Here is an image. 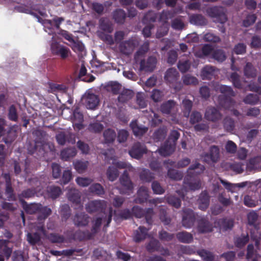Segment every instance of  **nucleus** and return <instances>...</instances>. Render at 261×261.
I'll return each instance as SVG.
<instances>
[{
    "instance_id": "1",
    "label": "nucleus",
    "mask_w": 261,
    "mask_h": 261,
    "mask_svg": "<svg viewBox=\"0 0 261 261\" xmlns=\"http://www.w3.org/2000/svg\"><path fill=\"white\" fill-rule=\"evenodd\" d=\"M217 90L222 94L219 95L218 98L220 106L227 110L233 108L236 101L232 97L236 95V94L232 88L226 85H221L218 87Z\"/></svg>"
},
{
    "instance_id": "2",
    "label": "nucleus",
    "mask_w": 261,
    "mask_h": 261,
    "mask_svg": "<svg viewBox=\"0 0 261 261\" xmlns=\"http://www.w3.org/2000/svg\"><path fill=\"white\" fill-rule=\"evenodd\" d=\"M207 15L211 18H215V21L220 23H224L227 17L224 12L222 7L214 6L208 8L206 10Z\"/></svg>"
},
{
    "instance_id": "3",
    "label": "nucleus",
    "mask_w": 261,
    "mask_h": 261,
    "mask_svg": "<svg viewBox=\"0 0 261 261\" xmlns=\"http://www.w3.org/2000/svg\"><path fill=\"white\" fill-rule=\"evenodd\" d=\"M179 77V74L174 68H169L166 72L164 79L165 80L170 84L174 89L179 90L181 87L180 82L178 83Z\"/></svg>"
},
{
    "instance_id": "4",
    "label": "nucleus",
    "mask_w": 261,
    "mask_h": 261,
    "mask_svg": "<svg viewBox=\"0 0 261 261\" xmlns=\"http://www.w3.org/2000/svg\"><path fill=\"white\" fill-rule=\"evenodd\" d=\"M196 219V216L194 212L190 208H185L182 210V224L186 228H191L194 224Z\"/></svg>"
},
{
    "instance_id": "5",
    "label": "nucleus",
    "mask_w": 261,
    "mask_h": 261,
    "mask_svg": "<svg viewBox=\"0 0 261 261\" xmlns=\"http://www.w3.org/2000/svg\"><path fill=\"white\" fill-rule=\"evenodd\" d=\"M51 51L54 55L60 57L62 59H65L70 53V49L58 42L53 43L51 45Z\"/></svg>"
},
{
    "instance_id": "6",
    "label": "nucleus",
    "mask_w": 261,
    "mask_h": 261,
    "mask_svg": "<svg viewBox=\"0 0 261 261\" xmlns=\"http://www.w3.org/2000/svg\"><path fill=\"white\" fill-rule=\"evenodd\" d=\"M147 151L146 146L140 142L135 143L128 151L129 154L133 158L140 159Z\"/></svg>"
},
{
    "instance_id": "7",
    "label": "nucleus",
    "mask_w": 261,
    "mask_h": 261,
    "mask_svg": "<svg viewBox=\"0 0 261 261\" xmlns=\"http://www.w3.org/2000/svg\"><path fill=\"white\" fill-rule=\"evenodd\" d=\"M105 201L103 200H92L86 205V210L90 214L95 212H102L106 207Z\"/></svg>"
},
{
    "instance_id": "8",
    "label": "nucleus",
    "mask_w": 261,
    "mask_h": 261,
    "mask_svg": "<svg viewBox=\"0 0 261 261\" xmlns=\"http://www.w3.org/2000/svg\"><path fill=\"white\" fill-rule=\"evenodd\" d=\"M156 59L155 57L150 56L147 61L142 60L140 63V69L146 72L152 71L155 67Z\"/></svg>"
},
{
    "instance_id": "9",
    "label": "nucleus",
    "mask_w": 261,
    "mask_h": 261,
    "mask_svg": "<svg viewBox=\"0 0 261 261\" xmlns=\"http://www.w3.org/2000/svg\"><path fill=\"white\" fill-rule=\"evenodd\" d=\"M204 117L208 121L216 122L221 119L222 115L215 107H208L205 111Z\"/></svg>"
},
{
    "instance_id": "10",
    "label": "nucleus",
    "mask_w": 261,
    "mask_h": 261,
    "mask_svg": "<svg viewBox=\"0 0 261 261\" xmlns=\"http://www.w3.org/2000/svg\"><path fill=\"white\" fill-rule=\"evenodd\" d=\"M197 222V229L199 232L206 233L212 231L213 226L207 218L201 217L198 219Z\"/></svg>"
},
{
    "instance_id": "11",
    "label": "nucleus",
    "mask_w": 261,
    "mask_h": 261,
    "mask_svg": "<svg viewBox=\"0 0 261 261\" xmlns=\"http://www.w3.org/2000/svg\"><path fill=\"white\" fill-rule=\"evenodd\" d=\"M15 126L16 125H14L5 129V134L2 137H3V140L6 144H11L17 137V133Z\"/></svg>"
},
{
    "instance_id": "12",
    "label": "nucleus",
    "mask_w": 261,
    "mask_h": 261,
    "mask_svg": "<svg viewBox=\"0 0 261 261\" xmlns=\"http://www.w3.org/2000/svg\"><path fill=\"white\" fill-rule=\"evenodd\" d=\"M175 146L174 143L167 140L164 145L158 149L159 152L162 156H169L174 151Z\"/></svg>"
},
{
    "instance_id": "13",
    "label": "nucleus",
    "mask_w": 261,
    "mask_h": 261,
    "mask_svg": "<svg viewBox=\"0 0 261 261\" xmlns=\"http://www.w3.org/2000/svg\"><path fill=\"white\" fill-rule=\"evenodd\" d=\"M135 47V43L134 40L129 39L120 43L119 50L124 55H129L133 51Z\"/></svg>"
},
{
    "instance_id": "14",
    "label": "nucleus",
    "mask_w": 261,
    "mask_h": 261,
    "mask_svg": "<svg viewBox=\"0 0 261 261\" xmlns=\"http://www.w3.org/2000/svg\"><path fill=\"white\" fill-rule=\"evenodd\" d=\"M210 196L206 191L202 192L197 200L198 208L202 211H205L210 205Z\"/></svg>"
},
{
    "instance_id": "15",
    "label": "nucleus",
    "mask_w": 261,
    "mask_h": 261,
    "mask_svg": "<svg viewBox=\"0 0 261 261\" xmlns=\"http://www.w3.org/2000/svg\"><path fill=\"white\" fill-rule=\"evenodd\" d=\"M73 221L77 226H85L89 222V217L85 213H77L75 215Z\"/></svg>"
},
{
    "instance_id": "16",
    "label": "nucleus",
    "mask_w": 261,
    "mask_h": 261,
    "mask_svg": "<svg viewBox=\"0 0 261 261\" xmlns=\"http://www.w3.org/2000/svg\"><path fill=\"white\" fill-rule=\"evenodd\" d=\"M121 185L128 191H131L134 188L133 184L131 181L127 170H124L119 178Z\"/></svg>"
},
{
    "instance_id": "17",
    "label": "nucleus",
    "mask_w": 261,
    "mask_h": 261,
    "mask_svg": "<svg viewBox=\"0 0 261 261\" xmlns=\"http://www.w3.org/2000/svg\"><path fill=\"white\" fill-rule=\"evenodd\" d=\"M37 191L35 188H28L23 190L18 195V198L21 204H24V198L29 199L35 196Z\"/></svg>"
},
{
    "instance_id": "18",
    "label": "nucleus",
    "mask_w": 261,
    "mask_h": 261,
    "mask_svg": "<svg viewBox=\"0 0 261 261\" xmlns=\"http://www.w3.org/2000/svg\"><path fill=\"white\" fill-rule=\"evenodd\" d=\"M149 197L148 188L144 186H141L139 188L137 192V197L135 201L138 203H143L147 201Z\"/></svg>"
},
{
    "instance_id": "19",
    "label": "nucleus",
    "mask_w": 261,
    "mask_h": 261,
    "mask_svg": "<svg viewBox=\"0 0 261 261\" xmlns=\"http://www.w3.org/2000/svg\"><path fill=\"white\" fill-rule=\"evenodd\" d=\"M99 28L108 33H111L113 31L112 22L106 17H102L99 20Z\"/></svg>"
},
{
    "instance_id": "20",
    "label": "nucleus",
    "mask_w": 261,
    "mask_h": 261,
    "mask_svg": "<svg viewBox=\"0 0 261 261\" xmlns=\"http://www.w3.org/2000/svg\"><path fill=\"white\" fill-rule=\"evenodd\" d=\"M243 70L244 75L248 79H254L257 75V69L250 62L246 63Z\"/></svg>"
},
{
    "instance_id": "21",
    "label": "nucleus",
    "mask_w": 261,
    "mask_h": 261,
    "mask_svg": "<svg viewBox=\"0 0 261 261\" xmlns=\"http://www.w3.org/2000/svg\"><path fill=\"white\" fill-rule=\"evenodd\" d=\"M214 48L211 44H205L200 49L197 50L195 56L199 58H204L213 53Z\"/></svg>"
},
{
    "instance_id": "22",
    "label": "nucleus",
    "mask_w": 261,
    "mask_h": 261,
    "mask_svg": "<svg viewBox=\"0 0 261 261\" xmlns=\"http://www.w3.org/2000/svg\"><path fill=\"white\" fill-rule=\"evenodd\" d=\"M99 99L97 95L89 94L86 99V106L88 109H94L99 104Z\"/></svg>"
},
{
    "instance_id": "23",
    "label": "nucleus",
    "mask_w": 261,
    "mask_h": 261,
    "mask_svg": "<svg viewBox=\"0 0 261 261\" xmlns=\"http://www.w3.org/2000/svg\"><path fill=\"white\" fill-rule=\"evenodd\" d=\"M189 18L190 23L196 25L203 26L207 23L206 19L202 14H193L190 16Z\"/></svg>"
},
{
    "instance_id": "24",
    "label": "nucleus",
    "mask_w": 261,
    "mask_h": 261,
    "mask_svg": "<svg viewBox=\"0 0 261 261\" xmlns=\"http://www.w3.org/2000/svg\"><path fill=\"white\" fill-rule=\"evenodd\" d=\"M148 231V229L145 227L139 226L138 229L134 232V241L137 243H139L144 240L147 235Z\"/></svg>"
},
{
    "instance_id": "25",
    "label": "nucleus",
    "mask_w": 261,
    "mask_h": 261,
    "mask_svg": "<svg viewBox=\"0 0 261 261\" xmlns=\"http://www.w3.org/2000/svg\"><path fill=\"white\" fill-rule=\"evenodd\" d=\"M215 68L210 65L205 66L201 70V77L203 80H211L214 75Z\"/></svg>"
},
{
    "instance_id": "26",
    "label": "nucleus",
    "mask_w": 261,
    "mask_h": 261,
    "mask_svg": "<svg viewBox=\"0 0 261 261\" xmlns=\"http://www.w3.org/2000/svg\"><path fill=\"white\" fill-rule=\"evenodd\" d=\"M126 17L125 12L121 9H116L113 12V18L118 24H123Z\"/></svg>"
},
{
    "instance_id": "27",
    "label": "nucleus",
    "mask_w": 261,
    "mask_h": 261,
    "mask_svg": "<svg viewBox=\"0 0 261 261\" xmlns=\"http://www.w3.org/2000/svg\"><path fill=\"white\" fill-rule=\"evenodd\" d=\"M176 102L173 100H168L163 102L160 107V110L164 114L169 115L174 108Z\"/></svg>"
},
{
    "instance_id": "28",
    "label": "nucleus",
    "mask_w": 261,
    "mask_h": 261,
    "mask_svg": "<svg viewBox=\"0 0 261 261\" xmlns=\"http://www.w3.org/2000/svg\"><path fill=\"white\" fill-rule=\"evenodd\" d=\"M22 206L27 214L32 215L38 213V210L41 207V204L35 203L28 204L26 201H24V204H22Z\"/></svg>"
},
{
    "instance_id": "29",
    "label": "nucleus",
    "mask_w": 261,
    "mask_h": 261,
    "mask_svg": "<svg viewBox=\"0 0 261 261\" xmlns=\"http://www.w3.org/2000/svg\"><path fill=\"white\" fill-rule=\"evenodd\" d=\"M178 241L181 243L189 244L193 240V235L187 231L179 232L176 234Z\"/></svg>"
},
{
    "instance_id": "30",
    "label": "nucleus",
    "mask_w": 261,
    "mask_h": 261,
    "mask_svg": "<svg viewBox=\"0 0 261 261\" xmlns=\"http://www.w3.org/2000/svg\"><path fill=\"white\" fill-rule=\"evenodd\" d=\"M134 95V93L132 90L124 89L119 95L118 100L119 102L124 103L132 99Z\"/></svg>"
},
{
    "instance_id": "31",
    "label": "nucleus",
    "mask_w": 261,
    "mask_h": 261,
    "mask_svg": "<svg viewBox=\"0 0 261 261\" xmlns=\"http://www.w3.org/2000/svg\"><path fill=\"white\" fill-rule=\"evenodd\" d=\"M76 154V150L74 147L67 148L61 152V158L64 161H68Z\"/></svg>"
},
{
    "instance_id": "32",
    "label": "nucleus",
    "mask_w": 261,
    "mask_h": 261,
    "mask_svg": "<svg viewBox=\"0 0 261 261\" xmlns=\"http://www.w3.org/2000/svg\"><path fill=\"white\" fill-rule=\"evenodd\" d=\"M41 207L38 210V220L42 221L46 219L51 214V210L47 206H43L41 204Z\"/></svg>"
},
{
    "instance_id": "33",
    "label": "nucleus",
    "mask_w": 261,
    "mask_h": 261,
    "mask_svg": "<svg viewBox=\"0 0 261 261\" xmlns=\"http://www.w3.org/2000/svg\"><path fill=\"white\" fill-rule=\"evenodd\" d=\"M103 136L106 143H112L115 140L116 134L114 129L108 128L103 132Z\"/></svg>"
},
{
    "instance_id": "34",
    "label": "nucleus",
    "mask_w": 261,
    "mask_h": 261,
    "mask_svg": "<svg viewBox=\"0 0 261 261\" xmlns=\"http://www.w3.org/2000/svg\"><path fill=\"white\" fill-rule=\"evenodd\" d=\"M68 200L72 203L79 204L81 202V195L80 192L75 189L71 190L67 194Z\"/></svg>"
},
{
    "instance_id": "35",
    "label": "nucleus",
    "mask_w": 261,
    "mask_h": 261,
    "mask_svg": "<svg viewBox=\"0 0 261 261\" xmlns=\"http://www.w3.org/2000/svg\"><path fill=\"white\" fill-rule=\"evenodd\" d=\"M139 177L143 182H150L154 178V176L149 170L144 169L140 173Z\"/></svg>"
},
{
    "instance_id": "36",
    "label": "nucleus",
    "mask_w": 261,
    "mask_h": 261,
    "mask_svg": "<svg viewBox=\"0 0 261 261\" xmlns=\"http://www.w3.org/2000/svg\"><path fill=\"white\" fill-rule=\"evenodd\" d=\"M48 196L52 199H56L62 194L61 189L56 186H51L47 188Z\"/></svg>"
},
{
    "instance_id": "37",
    "label": "nucleus",
    "mask_w": 261,
    "mask_h": 261,
    "mask_svg": "<svg viewBox=\"0 0 261 261\" xmlns=\"http://www.w3.org/2000/svg\"><path fill=\"white\" fill-rule=\"evenodd\" d=\"M161 248V244L159 241L156 239L151 240L146 246V249L148 252L152 253L154 251H159Z\"/></svg>"
},
{
    "instance_id": "38",
    "label": "nucleus",
    "mask_w": 261,
    "mask_h": 261,
    "mask_svg": "<svg viewBox=\"0 0 261 261\" xmlns=\"http://www.w3.org/2000/svg\"><path fill=\"white\" fill-rule=\"evenodd\" d=\"M191 176L189 175H187L185 179L184 182L185 185H187L189 189L191 190L195 191L197 190H199L201 188V182L200 180L196 181L194 182H190L189 180H190Z\"/></svg>"
},
{
    "instance_id": "39",
    "label": "nucleus",
    "mask_w": 261,
    "mask_h": 261,
    "mask_svg": "<svg viewBox=\"0 0 261 261\" xmlns=\"http://www.w3.org/2000/svg\"><path fill=\"white\" fill-rule=\"evenodd\" d=\"M249 237L248 234H242L240 237L236 238L234 243L235 246L239 248H242L249 242Z\"/></svg>"
},
{
    "instance_id": "40",
    "label": "nucleus",
    "mask_w": 261,
    "mask_h": 261,
    "mask_svg": "<svg viewBox=\"0 0 261 261\" xmlns=\"http://www.w3.org/2000/svg\"><path fill=\"white\" fill-rule=\"evenodd\" d=\"M212 57L215 60H217L219 62H223L226 59V56L225 51L221 49L213 50Z\"/></svg>"
},
{
    "instance_id": "41",
    "label": "nucleus",
    "mask_w": 261,
    "mask_h": 261,
    "mask_svg": "<svg viewBox=\"0 0 261 261\" xmlns=\"http://www.w3.org/2000/svg\"><path fill=\"white\" fill-rule=\"evenodd\" d=\"M119 174L118 169L114 166H110L107 171V175L108 179L113 181L117 179Z\"/></svg>"
},
{
    "instance_id": "42",
    "label": "nucleus",
    "mask_w": 261,
    "mask_h": 261,
    "mask_svg": "<svg viewBox=\"0 0 261 261\" xmlns=\"http://www.w3.org/2000/svg\"><path fill=\"white\" fill-rule=\"evenodd\" d=\"M230 80L235 88L239 89H242L243 86L240 80V76L237 72L231 73L230 76Z\"/></svg>"
},
{
    "instance_id": "43",
    "label": "nucleus",
    "mask_w": 261,
    "mask_h": 261,
    "mask_svg": "<svg viewBox=\"0 0 261 261\" xmlns=\"http://www.w3.org/2000/svg\"><path fill=\"white\" fill-rule=\"evenodd\" d=\"M89 189L90 192L99 196L105 194L104 188L100 184L98 183H95L91 185Z\"/></svg>"
},
{
    "instance_id": "44",
    "label": "nucleus",
    "mask_w": 261,
    "mask_h": 261,
    "mask_svg": "<svg viewBox=\"0 0 261 261\" xmlns=\"http://www.w3.org/2000/svg\"><path fill=\"white\" fill-rule=\"evenodd\" d=\"M197 254L200 256L204 261H214L215 259L213 253L205 249L198 250Z\"/></svg>"
},
{
    "instance_id": "45",
    "label": "nucleus",
    "mask_w": 261,
    "mask_h": 261,
    "mask_svg": "<svg viewBox=\"0 0 261 261\" xmlns=\"http://www.w3.org/2000/svg\"><path fill=\"white\" fill-rule=\"evenodd\" d=\"M259 101L258 96L252 93L247 95L243 99V101L246 104L254 105Z\"/></svg>"
},
{
    "instance_id": "46",
    "label": "nucleus",
    "mask_w": 261,
    "mask_h": 261,
    "mask_svg": "<svg viewBox=\"0 0 261 261\" xmlns=\"http://www.w3.org/2000/svg\"><path fill=\"white\" fill-rule=\"evenodd\" d=\"M60 214L62 220H67L71 215V209L67 204H63L60 208Z\"/></svg>"
},
{
    "instance_id": "47",
    "label": "nucleus",
    "mask_w": 261,
    "mask_h": 261,
    "mask_svg": "<svg viewBox=\"0 0 261 261\" xmlns=\"http://www.w3.org/2000/svg\"><path fill=\"white\" fill-rule=\"evenodd\" d=\"M167 175L170 178L175 180H180L183 177L182 174L180 172L172 168L168 169Z\"/></svg>"
},
{
    "instance_id": "48",
    "label": "nucleus",
    "mask_w": 261,
    "mask_h": 261,
    "mask_svg": "<svg viewBox=\"0 0 261 261\" xmlns=\"http://www.w3.org/2000/svg\"><path fill=\"white\" fill-rule=\"evenodd\" d=\"M182 104L184 108V116L189 117L193 106L192 101L189 99H185L182 100Z\"/></svg>"
},
{
    "instance_id": "49",
    "label": "nucleus",
    "mask_w": 261,
    "mask_h": 261,
    "mask_svg": "<svg viewBox=\"0 0 261 261\" xmlns=\"http://www.w3.org/2000/svg\"><path fill=\"white\" fill-rule=\"evenodd\" d=\"M133 133L136 136H141L144 135L148 130V128L145 126H140L137 124L132 125Z\"/></svg>"
},
{
    "instance_id": "50",
    "label": "nucleus",
    "mask_w": 261,
    "mask_h": 261,
    "mask_svg": "<svg viewBox=\"0 0 261 261\" xmlns=\"http://www.w3.org/2000/svg\"><path fill=\"white\" fill-rule=\"evenodd\" d=\"M223 126L225 130L228 132H231L233 130L234 128V121L229 117H226L223 120Z\"/></svg>"
},
{
    "instance_id": "51",
    "label": "nucleus",
    "mask_w": 261,
    "mask_h": 261,
    "mask_svg": "<svg viewBox=\"0 0 261 261\" xmlns=\"http://www.w3.org/2000/svg\"><path fill=\"white\" fill-rule=\"evenodd\" d=\"M174 238L173 233H170L162 229L159 232V238L162 241H171Z\"/></svg>"
},
{
    "instance_id": "52",
    "label": "nucleus",
    "mask_w": 261,
    "mask_h": 261,
    "mask_svg": "<svg viewBox=\"0 0 261 261\" xmlns=\"http://www.w3.org/2000/svg\"><path fill=\"white\" fill-rule=\"evenodd\" d=\"M47 239L52 243H62L65 241L64 236L55 233L49 234Z\"/></svg>"
},
{
    "instance_id": "53",
    "label": "nucleus",
    "mask_w": 261,
    "mask_h": 261,
    "mask_svg": "<svg viewBox=\"0 0 261 261\" xmlns=\"http://www.w3.org/2000/svg\"><path fill=\"white\" fill-rule=\"evenodd\" d=\"M172 12L170 11L163 10L162 13H159L158 21L166 23L168 20L172 17Z\"/></svg>"
},
{
    "instance_id": "54",
    "label": "nucleus",
    "mask_w": 261,
    "mask_h": 261,
    "mask_svg": "<svg viewBox=\"0 0 261 261\" xmlns=\"http://www.w3.org/2000/svg\"><path fill=\"white\" fill-rule=\"evenodd\" d=\"M191 62L189 60H179L177 64L178 69L182 73H185L190 69Z\"/></svg>"
},
{
    "instance_id": "55",
    "label": "nucleus",
    "mask_w": 261,
    "mask_h": 261,
    "mask_svg": "<svg viewBox=\"0 0 261 261\" xmlns=\"http://www.w3.org/2000/svg\"><path fill=\"white\" fill-rule=\"evenodd\" d=\"M167 201L169 204L176 208L180 207L181 206V200L175 196L170 195L168 196Z\"/></svg>"
},
{
    "instance_id": "56",
    "label": "nucleus",
    "mask_w": 261,
    "mask_h": 261,
    "mask_svg": "<svg viewBox=\"0 0 261 261\" xmlns=\"http://www.w3.org/2000/svg\"><path fill=\"white\" fill-rule=\"evenodd\" d=\"M88 162L87 161H77L74 163L75 170L80 173H83L87 168Z\"/></svg>"
},
{
    "instance_id": "57",
    "label": "nucleus",
    "mask_w": 261,
    "mask_h": 261,
    "mask_svg": "<svg viewBox=\"0 0 261 261\" xmlns=\"http://www.w3.org/2000/svg\"><path fill=\"white\" fill-rule=\"evenodd\" d=\"M5 194L7 195V200L9 201H16V197L14 193V189L12 185H6L5 189Z\"/></svg>"
},
{
    "instance_id": "58",
    "label": "nucleus",
    "mask_w": 261,
    "mask_h": 261,
    "mask_svg": "<svg viewBox=\"0 0 261 261\" xmlns=\"http://www.w3.org/2000/svg\"><path fill=\"white\" fill-rule=\"evenodd\" d=\"M88 129L90 132L99 133L103 129V125L100 123L94 122L90 123L88 126Z\"/></svg>"
},
{
    "instance_id": "59",
    "label": "nucleus",
    "mask_w": 261,
    "mask_h": 261,
    "mask_svg": "<svg viewBox=\"0 0 261 261\" xmlns=\"http://www.w3.org/2000/svg\"><path fill=\"white\" fill-rule=\"evenodd\" d=\"M27 240L32 245H36L40 241V234L37 232L34 233H28L27 234Z\"/></svg>"
},
{
    "instance_id": "60",
    "label": "nucleus",
    "mask_w": 261,
    "mask_h": 261,
    "mask_svg": "<svg viewBox=\"0 0 261 261\" xmlns=\"http://www.w3.org/2000/svg\"><path fill=\"white\" fill-rule=\"evenodd\" d=\"M182 81L185 85H196L198 84V81L197 79L190 74H186L182 77Z\"/></svg>"
},
{
    "instance_id": "61",
    "label": "nucleus",
    "mask_w": 261,
    "mask_h": 261,
    "mask_svg": "<svg viewBox=\"0 0 261 261\" xmlns=\"http://www.w3.org/2000/svg\"><path fill=\"white\" fill-rule=\"evenodd\" d=\"M8 117L9 119L13 121H17L18 119V114L17 110L14 105H11L9 109L8 114Z\"/></svg>"
},
{
    "instance_id": "62",
    "label": "nucleus",
    "mask_w": 261,
    "mask_h": 261,
    "mask_svg": "<svg viewBox=\"0 0 261 261\" xmlns=\"http://www.w3.org/2000/svg\"><path fill=\"white\" fill-rule=\"evenodd\" d=\"M210 154L213 160V163H216L219 158V148L218 146L213 145L210 148Z\"/></svg>"
},
{
    "instance_id": "63",
    "label": "nucleus",
    "mask_w": 261,
    "mask_h": 261,
    "mask_svg": "<svg viewBox=\"0 0 261 261\" xmlns=\"http://www.w3.org/2000/svg\"><path fill=\"white\" fill-rule=\"evenodd\" d=\"M164 96L163 92L158 89H153L152 91L151 98L155 102L161 101Z\"/></svg>"
},
{
    "instance_id": "64",
    "label": "nucleus",
    "mask_w": 261,
    "mask_h": 261,
    "mask_svg": "<svg viewBox=\"0 0 261 261\" xmlns=\"http://www.w3.org/2000/svg\"><path fill=\"white\" fill-rule=\"evenodd\" d=\"M257 17L255 14L248 15L243 21V26L248 27L252 25L256 21Z\"/></svg>"
}]
</instances>
